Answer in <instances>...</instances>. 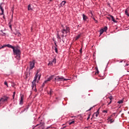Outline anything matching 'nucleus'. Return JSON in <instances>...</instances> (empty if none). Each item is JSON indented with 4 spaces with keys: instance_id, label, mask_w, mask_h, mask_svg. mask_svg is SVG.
Returning a JSON list of instances; mask_svg holds the SVG:
<instances>
[{
    "instance_id": "nucleus-29",
    "label": "nucleus",
    "mask_w": 129,
    "mask_h": 129,
    "mask_svg": "<svg viewBox=\"0 0 129 129\" xmlns=\"http://www.w3.org/2000/svg\"><path fill=\"white\" fill-rule=\"evenodd\" d=\"M75 121H73L72 122H70L69 123V124H73L74 123H75Z\"/></svg>"
},
{
    "instance_id": "nucleus-47",
    "label": "nucleus",
    "mask_w": 129,
    "mask_h": 129,
    "mask_svg": "<svg viewBox=\"0 0 129 129\" xmlns=\"http://www.w3.org/2000/svg\"><path fill=\"white\" fill-rule=\"evenodd\" d=\"M46 128H47V129H48V128H50V127H49V126H48V127H47Z\"/></svg>"
},
{
    "instance_id": "nucleus-38",
    "label": "nucleus",
    "mask_w": 129,
    "mask_h": 129,
    "mask_svg": "<svg viewBox=\"0 0 129 129\" xmlns=\"http://www.w3.org/2000/svg\"><path fill=\"white\" fill-rule=\"evenodd\" d=\"M91 18H93V19L94 20V21H96V20H95V18H94V17H93L92 16H91Z\"/></svg>"
},
{
    "instance_id": "nucleus-21",
    "label": "nucleus",
    "mask_w": 129,
    "mask_h": 129,
    "mask_svg": "<svg viewBox=\"0 0 129 129\" xmlns=\"http://www.w3.org/2000/svg\"><path fill=\"white\" fill-rule=\"evenodd\" d=\"M80 37H81V35L79 34L78 36H77V37H76V40H78V39H79V38H80Z\"/></svg>"
},
{
    "instance_id": "nucleus-7",
    "label": "nucleus",
    "mask_w": 129,
    "mask_h": 129,
    "mask_svg": "<svg viewBox=\"0 0 129 129\" xmlns=\"http://www.w3.org/2000/svg\"><path fill=\"white\" fill-rule=\"evenodd\" d=\"M38 73H39V72H37V73L36 74L35 77L34 78V79H35V81H36V80H37V78H38V79L40 80V78H41V75H38Z\"/></svg>"
},
{
    "instance_id": "nucleus-12",
    "label": "nucleus",
    "mask_w": 129,
    "mask_h": 129,
    "mask_svg": "<svg viewBox=\"0 0 129 129\" xmlns=\"http://www.w3.org/2000/svg\"><path fill=\"white\" fill-rule=\"evenodd\" d=\"M110 18H111L112 19V21H113L114 22V23H117V21H116L115 19H114V17H113L112 16V15H110Z\"/></svg>"
},
{
    "instance_id": "nucleus-44",
    "label": "nucleus",
    "mask_w": 129,
    "mask_h": 129,
    "mask_svg": "<svg viewBox=\"0 0 129 129\" xmlns=\"http://www.w3.org/2000/svg\"><path fill=\"white\" fill-rule=\"evenodd\" d=\"M9 28H10V29H12V26L11 25H9Z\"/></svg>"
},
{
    "instance_id": "nucleus-32",
    "label": "nucleus",
    "mask_w": 129,
    "mask_h": 129,
    "mask_svg": "<svg viewBox=\"0 0 129 129\" xmlns=\"http://www.w3.org/2000/svg\"><path fill=\"white\" fill-rule=\"evenodd\" d=\"M4 84L5 85H6V86H7V87H9V86L8 85V83L7 82H5Z\"/></svg>"
},
{
    "instance_id": "nucleus-16",
    "label": "nucleus",
    "mask_w": 129,
    "mask_h": 129,
    "mask_svg": "<svg viewBox=\"0 0 129 129\" xmlns=\"http://www.w3.org/2000/svg\"><path fill=\"white\" fill-rule=\"evenodd\" d=\"M0 9L2 11V13L1 14V15H4V8H3V7H2V5H0Z\"/></svg>"
},
{
    "instance_id": "nucleus-14",
    "label": "nucleus",
    "mask_w": 129,
    "mask_h": 129,
    "mask_svg": "<svg viewBox=\"0 0 129 129\" xmlns=\"http://www.w3.org/2000/svg\"><path fill=\"white\" fill-rule=\"evenodd\" d=\"M6 47H8V48H11V49H13V50L15 48V47L13 46L12 45L10 44L6 45Z\"/></svg>"
},
{
    "instance_id": "nucleus-4",
    "label": "nucleus",
    "mask_w": 129,
    "mask_h": 129,
    "mask_svg": "<svg viewBox=\"0 0 129 129\" xmlns=\"http://www.w3.org/2000/svg\"><path fill=\"white\" fill-rule=\"evenodd\" d=\"M8 99H9V97H4L0 99V104H3V103H4V102H5V101H8Z\"/></svg>"
},
{
    "instance_id": "nucleus-30",
    "label": "nucleus",
    "mask_w": 129,
    "mask_h": 129,
    "mask_svg": "<svg viewBox=\"0 0 129 129\" xmlns=\"http://www.w3.org/2000/svg\"><path fill=\"white\" fill-rule=\"evenodd\" d=\"M103 113H107V110H104L103 111Z\"/></svg>"
},
{
    "instance_id": "nucleus-41",
    "label": "nucleus",
    "mask_w": 129,
    "mask_h": 129,
    "mask_svg": "<svg viewBox=\"0 0 129 129\" xmlns=\"http://www.w3.org/2000/svg\"><path fill=\"white\" fill-rule=\"evenodd\" d=\"M54 44L55 45L54 47H56V48H57V44H56V42L54 43Z\"/></svg>"
},
{
    "instance_id": "nucleus-27",
    "label": "nucleus",
    "mask_w": 129,
    "mask_h": 129,
    "mask_svg": "<svg viewBox=\"0 0 129 129\" xmlns=\"http://www.w3.org/2000/svg\"><path fill=\"white\" fill-rule=\"evenodd\" d=\"M125 14L126 16H127L128 17H129V14H128V13H127V10H126V11H125Z\"/></svg>"
},
{
    "instance_id": "nucleus-45",
    "label": "nucleus",
    "mask_w": 129,
    "mask_h": 129,
    "mask_svg": "<svg viewBox=\"0 0 129 129\" xmlns=\"http://www.w3.org/2000/svg\"><path fill=\"white\" fill-rule=\"evenodd\" d=\"M97 73H98H98H99V71H98V69H97Z\"/></svg>"
},
{
    "instance_id": "nucleus-23",
    "label": "nucleus",
    "mask_w": 129,
    "mask_h": 129,
    "mask_svg": "<svg viewBox=\"0 0 129 129\" xmlns=\"http://www.w3.org/2000/svg\"><path fill=\"white\" fill-rule=\"evenodd\" d=\"M46 83H47V81H45L44 82V83H43V84H42V87H44V86H45V84H46Z\"/></svg>"
},
{
    "instance_id": "nucleus-39",
    "label": "nucleus",
    "mask_w": 129,
    "mask_h": 129,
    "mask_svg": "<svg viewBox=\"0 0 129 129\" xmlns=\"http://www.w3.org/2000/svg\"><path fill=\"white\" fill-rule=\"evenodd\" d=\"M89 118H90V115H89L88 117L87 118V120H88V119H89Z\"/></svg>"
},
{
    "instance_id": "nucleus-40",
    "label": "nucleus",
    "mask_w": 129,
    "mask_h": 129,
    "mask_svg": "<svg viewBox=\"0 0 129 129\" xmlns=\"http://www.w3.org/2000/svg\"><path fill=\"white\" fill-rule=\"evenodd\" d=\"M54 44L55 45L54 47H56V48H57V44H56V42L54 43Z\"/></svg>"
},
{
    "instance_id": "nucleus-33",
    "label": "nucleus",
    "mask_w": 129,
    "mask_h": 129,
    "mask_svg": "<svg viewBox=\"0 0 129 129\" xmlns=\"http://www.w3.org/2000/svg\"><path fill=\"white\" fill-rule=\"evenodd\" d=\"M15 94H16V92H14L13 93V99L14 98H15Z\"/></svg>"
},
{
    "instance_id": "nucleus-10",
    "label": "nucleus",
    "mask_w": 129,
    "mask_h": 129,
    "mask_svg": "<svg viewBox=\"0 0 129 129\" xmlns=\"http://www.w3.org/2000/svg\"><path fill=\"white\" fill-rule=\"evenodd\" d=\"M65 4H66V2L62 1L61 3L59 5V8H61V7H64V6H65Z\"/></svg>"
},
{
    "instance_id": "nucleus-50",
    "label": "nucleus",
    "mask_w": 129,
    "mask_h": 129,
    "mask_svg": "<svg viewBox=\"0 0 129 129\" xmlns=\"http://www.w3.org/2000/svg\"><path fill=\"white\" fill-rule=\"evenodd\" d=\"M25 110H26V109H24V111H25Z\"/></svg>"
},
{
    "instance_id": "nucleus-17",
    "label": "nucleus",
    "mask_w": 129,
    "mask_h": 129,
    "mask_svg": "<svg viewBox=\"0 0 129 129\" xmlns=\"http://www.w3.org/2000/svg\"><path fill=\"white\" fill-rule=\"evenodd\" d=\"M39 126H43V125H44V123H41V122H40V124H37L35 126V127H36V126H39Z\"/></svg>"
},
{
    "instance_id": "nucleus-37",
    "label": "nucleus",
    "mask_w": 129,
    "mask_h": 129,
    "mask_svg": "<svg viewBox=\"0 0 129 129\" xmlns=\"http://www.w3.org/2000/svg\"><path fill=\"white\" fill-rule=\"evenodd\" d=\"M113 115H114V114H113V115H111L110 116L109 118H111V117H112L113 116Z\"/></svg>"
},
{
    "instance_id": "nucleus-34",
    "label": "nucleus",
    "mask_w": 129,
    "mask_h": 129,
    "mask_svg": "<svg viewBox=\"0 0 129 129\" xmlns=\"http://www.w3.org/2000/svg\"><path fill=\"white\" fill-rule=\"evenodd\" d=\"M5 47H7V45H3L2 47H1V49H3V48H5Z\"/></svg>"
},
{
    "instance_id": "nucleus-28",
    "label": "nucleus",
    "mask_w": 129,
    "mask_h": 129,
    "mask_svg": "<svg viewBox=\"0 0 129 129\" xmlns=\"http://www.w3.org/2000/svg\"><path fill=\"white\" fill-rule=\"evenodd\" d=\"M52 93H53V91H52V89H50V93H48V94H50V95H52Z\"/></svg>"
},
{
    "instance_id": "nucleus-26",
    "label": "nucleus",
    "mask_w": 129,
    "mask_h": 129,
    "mask_svg": "<svg viewBox=\"0 0 129 129\" xmlns=\"http://www.w3.org/2000/svg\"><path fill=\"white\" fill-rule=\"evenodd\" d=\"M53 62L52 61H49V62L48 64V66H50V65H53Z\"/></svg>"
},
{
    "instance_id": "nucleus-43",
    "label": "nucleus",
    "mask_w": 129,
    "mask_h": 129,
    "mask_svg": "<svg viewBox=\"0 0 129 129\" xmlns=\"http://www.w3.org/2000/svg\"><path fill=\"white\" fill-rule=\"evenodd\" d=\"M91 109H92V107H91V108L89 109V111H90V110H91Z\"/></svg>"
},
{
    "instance_id": "nucleus-13",
    "label": "nucleus",
    "mask_w": 129,
    "mask_h": 129,
    "mask_svg": "<svg viewBox=\"0 0 129 129\" xmlns=\"http://www.w3.org/2000/svg\"><path fill=\"white\" fill-rule=\"evenodd\" d=\"M108 98H109V99L110 100V101L108 104V105H109V104H110V103H111V100H112V99H113V97H112V96H110Z\"/></svg>"
},
{
    "instance_id": "nucleus-8",
    "label": "nucleus",
    "mask_w": 129,
    "mask_h": 129,
    "mask_svg": "<svg viewBox=\"0 0 129 129\" xmlns=\"http://www.w3.org/2000/svg\"><path fill=\"white\" fill-rule=\"evenodd\" d=\"M99 114V110H98L96 112H95L93 114V117L95 116L96 117H97L98 116V115Z\"/></svg>"
},
{
    "instance_id": "nucleus-3",
    "label": "nucleus",
    "mask_w": 129,
    "mask_h": 129,
    "mask_svg": "<svg viewBox=\"0 0 129 129\" xmlns=\"http://www.w3.org/2000/svg\"><path fill=\"white\" fill-rule=\"evenodd\" d=\"M70 32V28L68 27H66V29H63L62 31L61 32L62 34H68Z\"/></svg>"
},
{
    "instance_id": "nucleus-20",
    "label": "nucleus",
    "mask_w": 129,
    "mask_h": 129,
    "mask_svg": "<svg viewBox=\"0 0 129 129\" xmlns=\"http://www.w3.org/2000/svg\"><path fill=\"white\" fill-rule=\"evenodd\" d=\"M110 121V123H112V122H113L114 121V119L113 118H109Z\"/></svg>"
},
{
    "instance_id": "nucleus-2",
    "label": "nucleus",
    "mask_w": 129,
    "mask_h": 129,
    "mask_svg": "<svg viewBox=\"0 0 129 129\" xmlns=\"http://www.w3.org/2000/svg\"><path fill=\"white\" fill-rule=\"evenodd\" d=\"M55 80H56L57 82L60 81H67V80H69V79H64L63 77H56L55 78Z\"/></svg>"
},
{
    "instance_id": "nucleus-1",
    "label": "nucleus",
    "mask_w": 129,
    "mask_h": 129,
    "mask_svg": "<svg viewBox=\"0 0 129 129\" xmlns=\"http://www.w3.org/2000/svg\"><path fill=\"white\" fill-rule=\"evenodd\" d=\"M14 55H16V59H20L21 57V50L19 49L17 47H14L13 49Z\"/></svg>"
},
{
    "instance_id": "nucleus-6",
    "label": "nucleus",
    "mask_w": 129,
    "mask_h": 129,
    "mask_svg": "<svg viewBox=\"0 0 129 129\" xmlns=\"http://www.w3.org/2000/svg\"><path fill=\"white\" fill-rule=\"evenodd\" d=\"M32 89H34V88L35 91H37V89H36V79H34L32 82Z\"/></svg>"
},
{
    "instance_id": "nucleus-11",
    "label": "nucleus",
    "mask_w": 129,
    "mask_h": 129,
    "mask_svg": "<svg viewBox=\"0 0 129 129\" xmlns=\"http://www.w3.org/2000/svg\"><path fill=\"white\" fill-rule=\"evenodd\" d=\"M83 19L84 21H87V19H88V17L85 15V14H83Z\"/></svg>"
},
{
    "instance_id": "nucleus-5",
    "label": "nucleus",
    "mask_w": 129,
    "mask_h": 129,
    "mask_svg": "<svg viewBox=\"0 0 129 129\" xmlns=\"http://www.w3.org/2000/svg\"><path fill=\"white\" fill-rule=\"evenodd\" d=\"M35 68V60L30 61V70Z\"/></svg>"
},
{
    "instance_id": "nucleus-36",
    "label": "nucleus",
    "mask_w": 129,
    "mask_h": 129,
    "mask_svg": "<svg viewBox=\"0 0 129 129\" xmlns=\"http://www.w3.org/2000/svg\"><path fill=\"white\" fill-rule=\"evenodd\" d=\"M80 52L81 53H82V48L80 49Z\"/></svg>"
},
{
    "instance_id": "nucleus-35",
    "label": "nucleus",
    "mask_w": 129,
    "mask_h": 129,
    "mask_svg": "<svg viewBox=\"0 0 129 129\" xmlns=\"http://www.w3.org/2000/svg\"><path fill=\"white\" fill-rule=\"evenodd\" d=\"M57 39H61V37H60V35H59V34H57Z\"/></svg>"
},
{
    "instance_id": "nucleus-19",
    "label": "nucleus",
    "mask_w": 129,
    "mask_h": 129,
    "mask_svg": "<svg viewBox=\"0 0 129 129\" xmlns=\"http://www.w3.org/2000/svg\"><path fill=\"white\" fill-rule=\"evenodd\" d=\"M104 30H103V29H101L100 30V36H101V35H102V34H103V32H104Z\"/></svg>"
},
{
    "instance_id": "nucleus-22",
    "label": "nucleus",
    "mask_w": 129,
    "mask_h": 129,
    "mask_svg": "<svg viewBox=\"0 0 129 129\" xmlns=\"http://www.w3.org/2000/svg\"><path fill=\"white\" fill-rule=\"evenodd\" d=\"M51 62H52V63L53 64H55V63H56V58H54L53 60H52V61H51Z\"/></svg>"
},
{
    "instance_id": "nucleus-18",
    "label": "nucleus",
    "mask_w": 129,
    "mask_h": 129,
    "mask_svg": "<svg viewBox=\"0 0 129 129\" xmlns=\"http://www.w3.org/2000/svg\"><path fill=\"white\" fill-rule=\"evenodd\" d=\"M104 32H106L107 31V27H105L104 28L102 29Z\"/></svg>"
},
{
    "instance_id": "nucleus-25",
    "label": "nucleus",
    "mask_w": 129,
    "mask_h": 129,
    "mask_svg": "<svg viewBox=\"0 0 129 129\" xmlns=\"http://www.w3.org/2000/svg\"><path fill=\"white\" fill-rule=\"evenodd\" d=\"M28 11H32V8H31V5L28 6Z\"/></svg>"
},
{
    "instance_id": "nucleus-48",
    "label": "nucleus",
    "mask_w": 129,
    "mask_h": 129,
    "mask_svg": "<svg viewBox=\"0 0 129 129\" xmlns=\"http://www.w3.org/2000/svg\"><path fill=\"white\" fill-rule=\"evenodd\" d=\"M61 37H64V34H62Z\"/></svg>"
},
{
    "instance_id": "nucleus-51",
    "label": "nucleus",
    "mask_w": 129,
    "mask_h": 129,
    "mask_svg": "<svg viewBox=\"0 0 129 129\" xmlns=\"http://www.w3.org/2000/svg\"><path fill=\"white\" fill-rule=\"evenodd\" d=\"M50 1H51L52 0H50Z\"/></svg>"
},
{
    "instance_id": "nucleus-31",
    "label": "nucleus",
    "mask_w": 129,
    "mask_h": 129,
    "mask_svg": "<svg viewBox=\"0 0 129 129\" xmlns=\"http://www.w3.org/2000/svg\"><path fill=\"white\" fill-rule=\"evenodd\" d=\"M54 48H55L56 53H58V49H57V47H54Z\"/></svg>"
},
{
    "instance_id": "nucleus-42",
    "label": "nucleus",
    "mask_w": 129,
    "mask_h": 129,
    "mask_svg": "<svg viewBox=\"0 0 129 129\" xmlns=\"http://www.w3.org/2000/svg\"><path fill=\"white\" fill-rule=\"evenodd\" d=\"M128 63H126L125 66V67H126V66H128Z\"/></svg>"
},
{
    "instance_id": "nucleus-46",
    "label": "nucleus",
    "mask_w": 129,
    "mask_h": 129,
    "mask_svg": "<svg viewBox=\"0 0 129 129\" xmlns=\"http://www.w3.org/2000/svg\"><path fill=\"white\" fill-rule=\"evenodd\" d=\"M95 22H96V23H98L97 20H95Z\"/></svg>"
},
{
    "instance_id": "nucleus-15",
    "label": "nucleus",
    "mask_w": 129,
    "mask_h": 129,
    "mask_svg": "<svg viewBox=\"0 0 129 129\" xmlns=\"http://www.w3.org/2000/svg\"><path fill=\"white\" fill-rule=\"evenodd\" d=\"M53 78V76H51L49 78H48V79L47 80H46L45 81H47V83H48V81H51V80H52V79Z\"/></svg>"
},
{
    "instance_id": "nucleus-9",
    "label": "nucleus",
    "mask_w": 129,
    "mask_h": 129,
    "mask_svg": "<svg viewBox=\"0 0 129 129\" xmlns=\"http://www.w3.org/2000/svg\"><path fill=\"white\" fill-rule=\"evenodd\" d=\"M23 100H24V96L22 95L21 96V99H20L19 104H20L21 105H23V103H24V102H23Z\"/></svg>"
},
{
    "instance_id": "nucleus-49",
    "label": "nucleus",
    "mask_w": 129,
    "mask_h": 129,
    "mask_svg": "<svg viewBox=\"0 0 129 129\" xmlns=\"http://www.w3.org/2000/svg\"><path fill=\"white\" fill-rule=\"evenodd\" d=\"M107 19H108L109 20V18L107 17Z\"/></svg>"
},
{
    "instance_id": "nucleus-24",
    "label": "nucleus",
    "mask_w": 129,
    "mask_h": 129,
    "mask_svg": "<svg viewBox=\"0 0 129 129\" xmlns=\"http://www.w3.org/2000/svg\"><path fill=\"white\" fill-rule=\"evenodd\" d=\"M118 103H119V104H120L121 103H123V101H122V100L118 101Z\"/></svg>"
}]
</instances>
